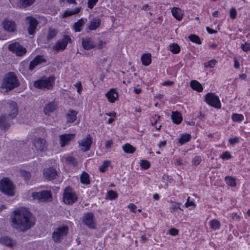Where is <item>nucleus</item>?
<instances>
[{
	"instance_id": "15",
	"label": "nucleus",
	"mask_w": 250,
	"mask_h": 250,
	"mask_svg": "<svg viewBox=\"0 0 250 250\" xmlns=\"http://www.w3.org/2000/svg\"><path fill=\"white\" fill-rule=\"evenodd\" d=\"M82 44L83 47L85 50H90L95 48L97 44L89 37H85L82 39Z\"/></svg>"
},
{
	"instance_id": "58",
	"label": "nucleus",
	"mask_w": 250,
	"mask_h": 250,
	"mask_svg": "<svg viewBox=\"0 0 250 250\" xmlns=\"http://www.w3.org/2000/svg\"><path fill=\"white\" fill-rule=\"evenodd\" d=\"M113 142L111 140H107L105 143V148L106 149H109L111 148Z\"/></svg>"
},
{
	"instance_id": "23",
	"label": "nucleus",
	"mask_w": 250,
	"mask_h": 250,
	"mask_svg": "<svg viewBox=\"0 0 250 250\" xmlns=\"http://www.w3.org/2000/svg\"><path fill=\"white\" fill-rule=\"evenodd\" d=\"M190 86L194 90L198 92H202L203 90V87L202 84L196 80H192L190 82Z\"/></svg>"
},
{
	"instance_id": "19",
	"label": "nucleus",
	"mask_w": 250,
	"mask_h": 250,
	"mask_svg": "<svg viewBox=\"0 0 250 250\" xmlns=\"http://www.w3.org/2000/svg\"><path fill=\"white\" fill-rule=\"evenodd\" d=\"M75 134L73 133L64 134L60 136L61 146L63 147L68 144L74 137Z\"/></svg>"
},
{
	"instance_id": "10",
	"label": "nucleus",
	"mask_w": 250,
	"mask_h": 250,
	"mask_svg": "<svg viewBox=\"0 0 250 250\" xmlns=\"http://www.w3.org/2000/svg\"><path fill=\"white\" fill-rule=\"evenodd\" d=\"M32 196L34 199L40 201H48L51 199L52 194L49 191L43 190L40 192H32Z\"/></svg>"
},
{
	"instance_id": "18",
	"label": "nucleus",
	"mask_w": 250,
	"mask_h": 250,
	"mask_svg": "<svg viewBox=\"0 0 250 250\" xmlns=\"http://www.w3.org/2000/svg\"><path fill=\"white\" fill-rule=\"evenodd\" d=\"M27 20L28 21V23L29 24L27 28L28 33L30 35H33L37 28L38 23V21L37 19L33 17H28Z\"/></svg>"
},
{
	"instance_id": "40",
	"label": "nucleus",
	"mask_w": 250,
	"mask_h": 250,
	"mask_svg": "<svg viewBox=\"0 0 250 250\" xmlns=\"http://www.w3.org/2000/svg\"><path fill=\"white\" fill-rule=\"evenodd\" d=\"M170 50L174 54H177L180 51V47L177 43H172L169 45Z\"/></svg>"
},
{
	"instance_id": "34",
	"label": "nucleus",
	"mask_w": 250,
	"mask_h": 250,
	"mask_svg": "<svg viewBox=\"0 0 250 250\" xmlns=\"http://www.w3.org/2000/svg\"><path fill=\"white\" fill-rule=\"evenodd\" d=\"M180 206L181 204L180 203L175 202L173 203L169 208L170 212L173 214L179 209L183 210Z\"/></svg>"
},
{
	"instance_id": "26",
	"label": "nucleus",
	"mask_w": 250,
	"mask_h": 250,
	"mask_svg": "<svg viewBox=\"0 0 250 250\" xmlns=\"http://www.w3.org/2000/svg\"><path fill=\"white\" fill-rule=\"evenodd\" d=\"M151 56L150 54H144L141 57V61L144 65H149L151 62Z\"/></svg>"
},
{
	"instance_id": "60",
	"label": "nucleus",
	"mask_w": 250,
	"mask_h": 250,
	"mask_svg": "<svg viewBox=\"0 0 250 250\" xmlns=\"http://www.w3.org/2000/svg\"><path fill=\"white\" fill-rule=\"evenodd\" d=\"M75 86L77 87V92L79 93H81V92H82V89H83V87H82V83L81 82H79L78 83H77L75 84Z\"/></svg>"
},
{
	"instance_id": "62",
	"label": "nucleus",
	"mask_w": 250,
	"mask_h": 250,
	"mask_svg": "<svg viewBox=\"0 0 250 250\" xmlns=\"http://www.w3.org/2000/svg\"><path fill=\"white\" fill-rule=\"evenodd\" d=\"M105 42L100 41L97 44L98 48L100 49L103 48L105 45Z\"/></svg>"
},
{
	"instance_id": "35",
	"label": "nucleus",
	"mask_w": 250,
	"mask_h": 250,
	"mask_svg": "<svg viewBox=\"0 0 250 250\" xmlns=\"http://www.w3.org/2000/svg\"><path fill=\"white\" fill-rule=\"evenodd\" d=\"M0 243L8 247H11L13 244V240L10 238L6 236L1 238Z\"/></svg>"
},
{
	"instance_id": "36",
	"label": "nucleus",
	"mask_w": 250,
	"mask_h": 250,
	"mask_svg": "<svg viewBox=\"0 0 250 250\" xmlns=\"http://www.w3.org/2000/svg\"><path fill=\"white\" fill-rule=\"evenodd\" d=\"M225 180L226 184L230 187H234L236 185L235 179L231 176H226Z\"/></svg>"
},
{
	"instance_id": "31",
	"label": "nucleus",
	"mask_w": 250,
	"mask_h": 250,
	"mask_svg": "<svg viewBox=\"0 0 250 250\" xmlns=\"http://www.w3.org/2000/svg\"><path fill=\"white\" fill-rule=\"evenodd\" d=\"M101 24V20L100 19H95L92 21L88 26V29L90 30H95L99 27Z\"/></svg>"
},
{
	"instance_id": "4",
	"label": "nucleus",
	"mask_w": 250,
	"mask_h": 250,
	"mask_svg": "<svg viewBox=\"0 0 250 250\" xmlns=\"http://www.w3.org/2000/svg\"><path fill=\"white\" fill-rule=\"evenodd\" d=\"M13 112L8 115L3 114L0 117V128L2 130L7 129L11 125L12 120L18 114V110H12Z\"/></svg>"
},
{
	"instance_id": "57",
	"label": "nucleus",
	"mask_w": 250,
	"mask_h": 250,
	"mask_svg": "<svg viewBox=\"0 0 250 250\" xmlns=\"http://www.w3.org/2000/svg\"><path fill=\"white\" fill-rule=\"evenodd\" d=\"M98 0H88V7L90 9L92 8L96 4Z\"/></svg>"
},
{
	"instance_id": "14",
	"label": "nucleus",
	"mask_w": 250,
	"mask_h": 250,
	"mask_svg": "<svg viewBox=\"0 0 250 250\" xmlns=\"http://www.w3.org/2000/svg\"><path fill=\"white\" fill-rule=\"evenodd\" d=\"M92 142V138L89 134L79 141L80 146L82 151L85 152L90 149Z\"/></svg>"
},
{
	"instance_id": "44",
	"label": "nucleus",
	"mask_w": 250,
	"mask_h": 250,
	"mask_svg": "<svg viewBox=\"0 0 250 250\" xmlns=\"http://www.w3.org/2000/svg\"><path fill=\"white\" fill-rule=\"evenodd\" d=\"M21 176L25 180H28L31 177V174L29 171L21 170L20 171Z\"/></svg>"
},
{
	"instance_id": "12",
	"label": "nucleus",
	"mask_w": 250,
	"mask_h": 250,
	"mask_svg": "<svg viewBox=\"0 0 250 250\" xmlns=\"http://www.w3.org/2000/svg\"><path fill=\"white\" fill-rule=\"evenodd\" d=\"M3 29L6 31L16 34L17 32V25L16 22L10 19H5L2 22Z\"/></svg>"
},
{
	"instance_id": "5",
	"label": "nucleus",
	"mask_w": 250,
	"mask_h": 250,
	"mask_svg": "<svg viewBox=\"0 0 250 250\" xmlns=\"http://www.w3.org/2000/svg\"><path fill=\"white\" fill-rule=\"evenodd\" d=\"M55 78L50 76L45 79H41L34 82V86L39 89H49L52 87Z\"/></svg>"
},
{
	"instance_id": "22",
	"label": "nucleus",
	"mask_w": 250,
	"mask_h": 250,
	"mask_svg": "<svg viewBox=\"0 0 250 250\" xmlns=\"http://www.w3.org/2000/svg\"><path fill=\"white\" fill-rule=\"evenodd\" d=\"M171 118L173 123L177 125L181 123L183 120L182 115L177 111L175 112L172 111Z\"/></svg>"
},
{
	"instance_id": "42",
	"label": "nucleus",
	"mask_w": 250,
	"mask_h": 250,
	"mask_svg": "<svg viewBox=\"0 0 250 250\" xmlns=\"http://www.w3.org/2000/svg\"><path fill=\"white\" fill-rule=\"evenodd\" d=\"M35 0H20L21 6L26 7L32 5Z\"/></svg>"
},
{
	"instance_id": "59",
	"label": "nucleus",
	"mask_w": 250,
	"mask_h": 250,
	"mask_svg": "<svg viewBox=\"0 0 250 250\" xmlns=\"http://www.w3.org/2000/svg\"><path fill=\"white\" fill-rule=\"evenodd\" d=\"M127 207L130 209V211L134 213L136 212L135 209L136 208V206L134 204L130 203L128 205Z\"/></svg>"
},
{
	"instance_id": "33",
	"label": "nucleus",
	"mask_w": 250,
	"mask_h": 250,
	"mask_svg": "<svg viewBox=\"0 0 250 250\" xmlns=\"http://www.w3.org/2000/svg\"><path fill=\"white\" fill-rule=\"evenodd\" d=\"M171 12L173 17L177 20L180 21L182 18V15L181 13V10L179 8H173L171 9Z\"/></svg>"
},
{
	"instance_id": "1",
	"label": "nucleus",
	"mask_w": 250,
	"mask_h": 250,
	"mask_svg": "<svg viewBox=\"0 0 250 250\" xmlns=\"http://www.w3.org/2000/svg\"><path fill=\"white\" fill-rule=\"evenodd\" d=\"M11 220L13 227L21 231L29 229L35 223L31 213L24 208L15 210Z\"/></svg>"
},
{
	"instance_id": "52",
	"label": "nucleus",
	"mask_w": 250,
	"mask_h": 250,
	"mask_svg": "<svg viewBox=\"0 0 250 250\" xmlns=\"http://www.w3.org/2000/svg\"><path fill=\"white\" fill-rule=\"evenodd\" d=\"M216 62L215 60H214V59L211 60L209 61V62H208L205 63V67L212 68L215 65Z\"/></svg>"
},
{
	"instance_id": "16",
	"label": "nucleus",
	"mask_w": 250,
	"mask_h": 250,
	"mask_svg": "<svg viewBox=\"0 0 250 250\" xmlns=\"http://www.w3.org/2000/svg\"><path fill=\"white\" fill-rule=\"evenodd\" d=\"M33 145L38 152L44 151L46 150L45 141L43 139L41 138L35 139Z\"/></svg>"
},
{
	"instance_id": "63",
	"label": "nucleus",
	"mask_w": 250,
	"mask_h": 250,
	"mask_svg": "<svg viewBox=\"0 0 250 250\" xmlns=\"http://www.w3.org/2000/svg\"><path fill=\"white\" fill-rule=\"evenodd\" d=\"M240 67V63L236 59H234V67L236 69H238Z\"/></svg>"
},
{
	"instance_id": "20",
	"label": "nucleus",
	"mask_w": 250,
	"mask_h": 250,
	"mask_svg": "<svg viewBox=\"0 0 250 250\" xmlns=\"http://www.w3.org/2000/svg\"><path fill=\"white\" fill-rule=\"evenodd\" d=\"M43 174L47 180H51L56 178L57 171L53 168L49 167L44 169Z\"/></svg>"
},
{
	"instance_id": "53",
	"label": "nucleus",
	"mask_w": 250,
	"mask_h": 250,
	"mask_svg": "<svg viewBox=\"0 0 250 250\" xmlns=\"http://www.w3.org/2000/svg\"><path fill=\"white\" fill-rule=\"evenodd\" d=\"M66 161L75 167L77 166L78 163L76 160L73 157L70 156L67 157L66 158Z\"/></svg>"
},
{
	"instance_id": "54",
	"label": "nucleus",
	"mask_w": 250,
	"mask_h": 250,
	"mask_svg": "<svg viewBox=\"0 0 250 250\" xmlns=\"http://www.w3.org/2000/svg\"><path fill=\"white\" fill-rule=\"evenodd\" d=\"M241 48L245 52H248L250 50V44L249 43L245 42L244 44H242Z\"/></svg>"
},
{
	"instance_id": "47",
	"label": "nucleus",
	"mask_w": 250,
	"mask_h": 250,
	"mask_svg": "<svg viewBox=\"0 0 250 250\" xmlns=\"http://www.w3.org/2000/svg\"><path fill=\"white\" fill-rule=\"evenodd\" d=\"M185 206L186 208H189L190 207H192L193 208H195L196 206L195 204L193 202V200H190V197H188L187 200L185 204Z\"/></svg>"
},
{
	"instance_id": "30",
	"label": "nucleus",
	"mask_w": 250,
	"mask_h": 250,
	"mask_svg": "<svg viewBox=\"0 0 250 250\" xmlns=\"http://www.w3.org/2000/svg\"><path fill=\"white\" fill-rule=\"evenodd\" d=\"M122 148L124 152L128 154L133 153L136 150L135 147L128 143L125 144L123 145Z\"/></svg>"
},
{
	"instance_id": "28",
	"label": "nucleus",
	"mask_w": 250,
	"mask_h": 250,
	"mask_svg": "<svg viewBox=\"0 0 250 250\" xmlns=\"http://www.w3.org/2000/svg\"><path fill=\"white\" fill-rule=\"evenodd\" d=\"M209 224L210 228L213 230L219 229L221 227L220 222L215 219L211 220Z\"/></svg>"
},
{
	"instance_id": "48",
	"label": "nucleus",
	"mask_w": 250,
	"mask_h": 250,
	"mask_svg": "<svg viewBox=\"0 0 250 250\" xmlns=\"http://www.w3.org/2000/svg\"><path fill=\"white\" fill-rule=\"evenodd\" d=\"M8 105V107L11 109H18V107L17 103L15 102L12 101H9L6 102Z\"/></svg>"
},
{
	"instance_id": "9",
	"label": "nucleus",
	"mask_w": 250,
	"mask_h": 250,
	"mask_svg": "<svg viewBox=\"0 0 250 250\" xmlns=\"http://www.w3.org/2000/svg\"><path fill=\"white\" fill-rule=\"evenodd\" d=\"M71 42L72 40L70 37L69 35H65L61 39L56 42L53 46V49L57 52L63 51L66 48L68 43Z\"/></svg>"
},
{
	"instance_id": "45",
	"label": "nucleus",
	"mask_w": 250,
	"mask_h": 250,
	"mask_svg": "<svg viewBox=\"0 0 250 250\" xmlns=\"http://www.w3.org/2000/svg\"><path fill=\"white\" fill-rule=\"evenodd\" d=\"M232 119L234 122H240L243 120L244 117L242 114H233L232 115Z\"/></svg>"
},
{
	"instance_id": "39",
	"label": "nucleus",
	"mask_w": 250,
	"mask_h": 250,
	"mask_svg": "<svg viewBox=\"0 0 250 250\" xmlns=\"http://www.w3.org/2000/svg\"><path fill=\"white\" fill-rule=\"evenodd\" d=\"M57 32V31L56 29L49 28L48 30V33L47 35V40L48 41L52 40L56 36Z\"/></svg>"
},
{
	"instance_id": "64",
	"label": "nucleus",
	"mask_w": 250,
	"mask_h": 250,
	"mask_svg": "<svg viewBox=\"0 0 250 250\" xmlns=\"http://www.w3.org/2000/svg\"><path fill=\"white\" fill-rule=\"evenodd\" d=\"M174 84V82L170 81H167L165 82L163 85L164 86H171Z\"/></svg>"
},
{
	"instance_id": "50",
	"label": "nucleus",
	"mask_w": 250,
	"mask_h": 250,
	"mask_svg": "<svg viewBox=\"0 0 250 250\" xmlns=\"http://www.w3.org/2000/svg\"><path fill=\"white\" fill-rule=\"evenodd\" d=\"M237 11L234 7H232L230 9L229 11V16L232 19H235L236 17Z\"/></svg>"
},
{
	"instance_id": "27",
	"label": "nucleus",
	"mask_w": 250,
	"mask_h": 250,
	"mask_svg": "<svg viewBox=\"0 0 250 250\" xmlns=\"http://www.w3.org/2000/svg\"><path fill=\"white\" fill-rule=\"evenodd\" d=\"M77 113L76 110H70V112L66 115L67 122L72 123L75 121Z\"/></svg>"
},
{
	"instance_id": "21",
	"label": "nucleus",
	"mask_w": 250,
	"mask_h": 250,
	"mask_svg": "<svg viewBox=\"0 0 250 250\" xmlns=\"http://www.w3.org/2000/svg\"><path fill=\"white\" fill-rule=\"evenodd\" d=\"M106 97L109 102L114 103L118 97V93L114 89H111L106 94Z\"/></svg>"
},
{
	"instance_id": "46",
	"label": "nucleus",
	"mask_w": 250,
	"mask_h": 250,
	"mask_svg": "<svg viewBox=\"0 0 250 250\" xmlns=\"http://www.w3.org/2000/svg\"><path fill=\"white\" fill-rule=\"evenodd\" d=\"M140 166L142 168L147 169L150 167V165L147 160H143L140 161Z\"/></svg>"
},
{
	"instance_id": "61",
	"label": "nucleus",
	"mask_w": 250,
	"mask_h": 250,
	"mask_svg": "<svg viewBox=\"0 0 250 250\" xmlns=\"http://www.w3.org/2000/svg\"><path fill=\"white\" fill-rule=\"evenodd\" d=\"M105 115L109 116L110 117H116V113L114 111L107 110L105 113Z\"/></svg>"
},
{
	"instance_id": "8",
	"label": "nucleus",
	"mask_w": 250,
	"mask_h": 250,
	"mask_svg": "<svg viewBox=\"0 0 250 250\" xmlns=\"http://www.w3.org/2000/svg\"><path fill=\"white\" fill-rule=\"evenodd\" d=\"M8 50L15 54L17 56L22 57L25 55L27 52V49L22 46L19 42H14L9 44L8 46Z\"/></svg>"
},
{
	"instance_id": "43",
	"label": "nucleus",
	"mask_w": 250,
	"mask_h": 250,
	"mask_svg": "<svg viewBox=\"0 0 250 250\" xmlns=\"http://www.w3.org/2000/svg\"><path fill=\"white\" fill-rule=\"evenodd\" d=\"M57 106V102L55 101L50 102L46 104L44 109H56Z\"/></svg>"
},
{
	"instance_id": "49",
	"label": "nucleus",
	"mask_w": 250,
	"mask_h": 250,
	"mask_svg": "<svg viewBox=\"0 0 250 250\" xmlns=\"http://www.w3.org/2000/svg\"><path fill=\"white\" fill-rule=\"evenodd\" d=\"M201 161V157L200 156H196L192 161V165L194 166L199 165Z\"/></svg>"
},
{
	"instance_id": "24",
	"label": "nucleus",
	"mask_w": 250,
	"mask_h": 250,
	"mask_svg": "<svg viewBox=\"0 0 250 250\" xmlns=\"http://www.w3.org/2000/svg\"><path fill=\"white\" fill-rule=\"evenodd\" d=\"M86 21V19L82 18L76 22L73 25L75 31L76 32H80L82 30L83 27Z\"/></svg>"
},
{
	"instance_id": "7",
	"label": "nucleus",
	"mask_w": 250,
	"mask_h": 250,
	"mask_svg": "<svg viewBox=\"0 0 250 250\" xmlns=\"http://www.w3.org/2000/svg\"><path fill=\"white\" fill-rule=\"evenodd\" d=\"M205 100L207 104L217 109L221 108V104L218 96L212 92L207 93L205 96Z\"/></svg>"
},
{
	"instance_id": "55",
	"label": "nucleus",
	"mask_w": 250,
	"mask_h": 250,
	"mask_svg": "<svg viewBox=\"0 0 250 250\" xmlns=\"http://www.w3.org/2000/svg\"><path fill=\"white\" fill-rule=\"evenodd\" d=\"M221 158L222 159H229L231 158V155L229 151H225L221 155Z\"/></svg>"
},
{
	"instance_id": "2",
	"label": "nucleus",
	"mask_w": 250,
	"mask_h": 250,
	"mask_svg": "<svg viewBox=\"0 0 250 250\" xmlns=\"http://www.w3.org/2000/svg\"><path fill=\"white\" fill-rule=\"evenodd\" d=\"M20 85V82L15 73L9 72L6 73L1 82V88L6 91H11Z\"/></svg>"
},
{
	"instance_id": "29",
	"label": "nucleus",
	"mask_w": 250,
	"mask_h": 250,
	"mask_svg": "<svg viewBox=\"0 0 250 250\" xmlns=\"http://www.w3.org/2000/svg\"><path fill=\"white\" fill-rule=\"evenodd\" d=\"M80 11V7H77L75 9L72 10H66L64 12L63 14H62V17L66 18L70 16L77 14L78 13H79Z\"/></svg>"
},
{
	"instance_id": "41",
	"label": "nucleus",
	"mask_w": 250,
	"mask_h": 250,
	"mask_svg": "<svg viewBox=\"0 0 250 250\" xmlns=\"http://www.w3.org/2000/svg\"><path fill=\"white\" fill-rule=\"evenodd\" d=\"M188 38L189 40L193 42L198 44H201L202 43L199 37L196 35H191L188 37Z\"/></svg>"
},
{
	"instance_id": "17",
	"label": "nucleus",
	"mask_w": 250,
	"mask_h": 250,
	"mask_svg": "<svg viewBox=\"0 0 250 250\" xmlns=\"http://www.w3.org/2000/svg\"><path fill=\"white\" fill-rule=\"evenodd\" d=\"M46 62V60L42 55H37L30 62L29 70L32 71L38 65Z\"/></svg>"
},
{
	"instance_id": "37",
	"label": "nucleus",
	"mask_w": 250,
	"mask_h": 250,
	"mask_svg": "<svg viewBox=\"0 0 250 250\" xmlns=\"http://www.w3.org/2000/svg\"><path fill=\"white\" fill-rule=\"evenodd\" d=\"M110 163L111 162L110 161H104L103 164L99 167V171L102 173L105 172L107 170L108 167L110 166Z\"/></svg>"
},
{
	"instance_id": "3",
	"label": "nucleus",
	"mask_w": 250,
	"mask_h": 250,
	"mask_svg": "<svg viewBox=\"0 0 250 250\" xmlns=\"http://www.w3.org/2000/svg\"><path fill=\"white\" fill-rule=\"evenodd\" d=\"M0 190L6 195H14V187L11 181L7 178H3L0 181Z\"/></svg>"
},
{
	"instance_id": "11",
	"label": "nucleus",
	"mask_w": 250,
	"mask_h": 250,
	"mask_svg": "<svg viewBox=\"0 0 250 250\" xmlns=\"http://www.w3.org/2000/svg\"><path fill=\"white\" fill-rule=\"evenodd\" d=\"M83 221L84 225L89 229H96V221L92 212L85 213L83 216Z\"/></svg>"
},
{
	"instance_id": "32",
	"label": "nucleus",
	"mask_w": 250,
	"mask_h": 250,
	"mask_svg": "<svg viewBox=\"0 0 250 250\" xmlns=\"http://www.w3.org/2000/svg\"><path fill=\"white\" fill-rule=\"evenodd\" d=\"M80 180L81 182L83 184H89L90 179L89 174L85 172H83L81 175Z\"/></svg>"
},
{
	"instance_id": "6",
	"label": "nucleus",
	"mask_w": 250,
	"mask_h": 250,
	"mask_svg": "<svg viewBox=\"0 0 250 250\" xmlns=\"http://www.w3.org/2000/svg\"><path fill=\"white\" fill-rule=\"evenodd\" d=\"M77 198V194L70 187H67L64 189L63 201L65 204H72L76 201Z\"/></svg>"
},
{
	"instance_id": "56",
	"label": "nucleus",
	"mask_w": 250,
	"mask_h": 250,
	"mask_svg": "<svg viewBox=\"0 0 250 250\" xmlns=\"http://www.w3.org/2000/svg\"><path fill=\"white\" fill-rule=\"evenodd\" d=\"M178 232V230L175 228H171L169 230V234L173 236L177 235Z\"/></svg>"
},
{
	"instance_id": "51",
	"label": "nucleus",
	"mask_w": 250,
	"mask_h": 250,
	"mask_svg": "<svg viewBox=\"0 0 250 250\" xmlns=\"http://www.w3.org/2000/svg\"><path fill=\"white\" fill-rule=\"evenodd\" d=\"M240 138L239 137H235L234 138H231L229 139V142L231 145H234L238 143Z\"/></svg>"
},
{
	"instance_id": "38",
	"label": "nucleus",
	"mask_w": 250,
	"mask_h": 250,
	"mask_svg": "<svg viewBox=\"0 0 250 250\" xmlns=\"http://www.w3.org/2000/svg\"><path fill=\"white\" fill-rule=\"evenodd\" d=\"M118 195L117 192L113 190H110L107 192V198L109 200H115L118 197Z\"/></svg>"
},
{
	"instance_id": "13",
	"label": "nucleus",
	"mask_w": 250,
	"mask_h": 250,
	"mask_svg": "<svg viewBox=\"0 0 250 250\" xmlns=\"http://www.w3.org/2000/svg\"><path fill=\"white\" fill-rule=\"evenodd\" d=\"M68 228L63 226L57 228L52 234V238L55 242H59L68 232Z\"/></svg>"
},
{
	"instance_id": "25",
	"label": "nucleus",
	"mask_w": 250,
	"mask_h": 250,
	"mask_svg": "<svg viewBox=\"0 0 250 250\" xmlns=\"http://www.w3.org/2000/svg\"><path fill=\"white\" fill-rule=\"evenodd\" d=\"M191 138V136L190 134L187 133H183L179 139L178 143L180 144L181 145H183L189 142Z\"/></svg>"
}]
</instances>
